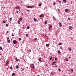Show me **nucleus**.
Segmentation results:
<instances>
[{"mask_svg":"<svg viewBox=\"0 0 76 76\" xmlns=\"http://www.w3.org/2000/svg\"><path fill=\"white\" fill-rule=\"evenodd\" d=\"M34 7V5H32L31 6H28L27 8L29 9L30 8H32V7Z\"/></svg>","mask_w":76,"mask_h":76,"instance_id":"1","label":"nucleus"},{"mask_svg":"<svg viewBox=\"0 0 76 76\" xmlns=\"http://www.w3.org/2000/svg\"><path fill=\"white\" fill-rule=\"evenodd\" d=\"M13 43L14 44H16L17 43V41L16 40H14L13 41Z\"/></svg>","mask_w":76,"mask_h":76,"instance_id":"2","label":"nucleus"},{"mask_svg":"<svg viewBox=\"0 0 76 76\" xmlns=\"http://www.w3.org/2000/svg\"><path fill=\"white\" fill-rule=\"evenodd\" d=\"M58 24H59V26H60V27H61V26H62V25H61V22H59Z\"/></svg>","mask_w":76,"mask_h":76,"instance_id":"3","label":"nucleus"},{"mask_svg":"<svg viewBox=\"0 0 76 76\" xmlns=\"http://www.w3.org/2000/svg\"><path fill=\"white\" fill-rule=\"evenodd\" d=\"M9 63V61H7L6 62V65H8V63Z\"/></svg>","mask_w":76,"mask_h":76,"instance_id":"4","label":"nucleus"},{"mask_svg":"<svg viewBox=\"0 0 76 76\" xmlns=\"http://www.w3.org/2000/svg\"><path fill=\"white\" fill-rule=\"evenodd\" d=\"M34 64H32L31 65V68H34Z\"/></svg>","mask_w":76,"mask_h":76,"instance_id":"5","label":"nucleus"},{"mask_svg":"<svg viewBox=\"0 0 76 76\" xmlns=\"http://www.w3.org/2000/svg\"><path fill=\"white\" fill-rule=\"evenodd\" d=\"M44 16V14H41L40 15V17H43Z\"/></svg>","mask_w":76,"mask_h":76,"instance_id":"6","label":"nucleus"},{"mask_svg":"<svg viewBox=\"0 0 76 76\" xmlns=\"http://www.w3.org/2000/svg\"><path fill=\"white\" fill-rule=\"evenodd\" d=\"M17 9L18 10L19 9H20V7H19L17 6L16 7Z\"/></svg>","mask_w":76,"mask_h":76,"instance_id":"7","label":"nucleus"},{"mask_svg":"<svg viewBox=\"0 0 76 76\" xmlns=\"http://www.w3.org/2000/svg\"><path fill=\"white\" fill-rule=\"evenodd\" d=\"M69 29H70V30H72V29H73V27H72V26H71L69 27Z\"/></svg>","mask_w":76,"mask_h":76,"instance_id":"8","label":"nucleus"},{"mask_svg":"<svg viewBox=\"0 0 76 76\" xmlns=\"http://www.w3.org/2000/svg\"><path fill=\"white\" fill-rule=\"evenodd\" d=\"M62 43H61V42H59V44H58V45H62Z\"/></svg>","mask_w":76,"mask_h":76,"instance_id":"9","label":"nucleus"},{"mask_svg":"<svg viewBox=\"0 0 76 76\" xmlns=\"http://www.w3.org/2000/svg\"><path fill=\"white\" fill-rule=\"evenodd\" d=\"M53 19H54V20H56V18H55V17H54V16H53Z\"/></svg>","mask_w":76,"mask_h":76,"instance_id":"10","label":"nucleus"},{"mask_svg":"<svg viewBox=\"0 0 76 76\" xmlns=\"http://www.w3.org/2000/svg\"><path fill=\"white\" fill-rule=\"evenodd\" d=\"M45 25H47V20H46L45 21Z\"/></svg>","mask_w":76,"mask_h":76,"instance_id":"11","label":"nucleus"},{"mask_svg":"<svg viewBox=\"0 0 76 76\" xmlns=\"http://www.w3.org/2000/svg\"><path fill=\"white\" fill-rule=\"evenodd\" d=\"M69 10L68 9H66L65 10V12H67V11H68Z\"/></svg>","mask_w":76,"mask_h":76,"instance_id":"12","label":"nucleus"},{"mask_svg":"<svg viewBox=\"0 0 76 76\" xmlns=\"http://www.w3.org/2000/svg\"><path fill=\"white\" fill-rule=\"evenodd\" d=\"M39 61H41V58H39Z\"/></svg>","mask_w":76,"mask_h":76,"instance_id":"13","label":"nucleus"},{"mask_svg":"<svg viewBox=\"0 0 76 76\" xmlns=\"http://www.w3.org/2000/svg\"><path fill=\"white\" fill-rule=\"evenodd\" d=\"M19 20L20 21H21V20H22V18H20L19 19Z\"/></svg>","mask_w":76,"mask_h":76,"instance_id":"14","label":"nucleus"},{"mask_svg":"<svg viewBox=\"0 0 76 76\" xmlns=\"http://www.w3.org/2000/svg\"><path fill=\"white\" fill-rule=\"evenodd\" d=\"M52 27V26L51 25H50L49 27V29H50V28H51Z\"/></svg>","mask_w":76,"mask_h":76,"instance_id":"15","label":"nucleus"},{"mask_svg":"<svg viewBox=\"0 0 76 76\" xmlns=\"http://www.w3.org/2000/svg\"><path fill=\"white\" fill-rule=\"evenodd\" d=\"M0 50H3V49L2 48V47H1V46H0Z\"/></svg>","mask_w":76,"mask_h":76,"instance_id":"16","label":"nucleus"},{"mask_svg":"<svg viewBox=\"0 0 76 76\" xmlns=\"http://www.w3.org/2000/svg\"><path fill=\"white\" fill-rule=\"evenodd\" d=\"M63 1H65V3H66L67 1H66V0H63Z\"/></svg>","mask_w":76,"mask_h":76,"instance_id":"17","label":"nucleus"},{"mask_svg":"<svg viewBox=\"0 0 76 76\" xmlns=\"http://www.w3.org/2000/svg\"><path fill=\"white\" fill-rule=\"evenodd\" d=\"M65 60L66 61H68V58H66Z\"/></svg>","mask_w":76,"mask_h":76,"instance_id":"18","label":"nucleus"},{"mask_svg":"<svg viewBox=\"0 0 76 76\" xmlns=\"http://www.w3.org/2000/svg\"><path fill=\"white\" fill-rule=\"evenodd\" d=\"M16 69H18L19 68V67L18 66L16 65Z\"/></svg>","mask_w":76,"mask_h":76,"instance_id":"19","label":"nucleus"},{"mask_svg":"<svg viewBox=\"0 0 76 76\" xmlns=\"http://www.w3.org/2000/svg\"><path fill=\"white\" fill-rule=\"evenodd\" d=\"M34 21H36V20H37V19H36L35 18H34Z\"/></svg>","mask_w":76,"mask_h":76,"instance_id":"20","label":"nucleus"},{"mask_svg":"<svg viewBox=\"0 0 76 76\" xmlns=\"http://www.w3.org/2000/svg\"><path fill=\"white\" fill-rule=\"evenodd\" d=\"M13 75H15V73H13L12 74V76H13Z\"/></svg>","mask_w":76,"mask_h":76,"instance_id":"21","label":"nucleus"},{"mask_svg":"<svg viewBox=\"0 0 76 76\" xmlns=\"http://www.w3.org/2000/svg\"><path fill=\"white\" fill-rule=\"evenodd\" d=\"M71 70L72 71V73H73V69H71Z\"/></svg>","mask_w":76,"mask_h":76,"instance_id":"22","label":"nucleus"},{"mask_svg":"<svg viewBox=\"0 0 76 76\" xmlns=\"http://www.w3.org/2000/svg\"><path fill=\"white\" fill-rule=\"evenodd\" d=\"M8 42L10 43V40H8Z\"/></svg>","mask_w":76,"mask_h":76,"instance_id":"23","label":"nucleus"},{"mask_svg":"<svg viewBox=\"0 0 76 76\" xmlns=\"http://www.w3.org/2000/svg\"><path fill=\"white\" fill-rule=\"evenodd\" d=\"M19 41H21V40H22V39H21V38H19Z\"/></svg>","mask_w":76,"mask_h":76,"instance_id":"24","label":"nucleus"},{"mask_svg":"<svg viewBox=\"0 0 76 76\" xmlns=\"http://www.w3.org/2000/svg\"><path fill=\"white\" fill-rule=\"evenodd\" d=\"M28 34H26V37H28Z\"/></svg>","mask_w":76,"mask_h":76,"instance_id":"25","label":"nucleus"},{"mask_svg":"<svg viewBox=\"0 0 76 76\" xmlns=\"http://www.w3.org/2000/svg\"><path fill=\"white\" fill-rule=\"evenodd\" d=\"M48 46H49V44H47L46 45V46L47 47Z\"/></svg>","mask_w":76,"mask_h":76,"instance_id":"26","label":"nucleus"},{"mask_svg":"<svg viewBox=\"0 0 76 76\" xmlns=\"http://www.w3.org/2000/svg\"><path fill=\"white\" fill-rule=\"evenodd\" d=\"M36 41H37V38H35V39H34V40H35V41H36Z\"/></svg>","mask_w":76,"mask_h":76,"instance_id":"27","label":"nucleus"},{"mask_svg":"<svg viewBox=\"0 0 76 76\" xmlns=\"http://www.w3.org/2000/svg\"><path fill=\"white\" fill-rule=\"evenodd\" d=\"M15 60L16 61H18V60L17 58H16Z\"/></svg>","mask_w":76,"mask_h":76,"instance_id":"28","label":"nucleus"},{"mask_svg":"<svg viewBox=\"0 0 76 76\" xmlns=\"http://www.w3.org/2000/svg\"><path fill=\"white\" fill-rule=\"evenodd\" d=\"M18 24H20V21H19L18 20Z\"/></svg>","mask_w":76,"mask_h":76,"instance_id":"29","label":"nucleus"},{"mask_svg":"<svg viewBox=\"0 0 76 76\" xmlns=\"http://www.w3.org/2000/svg\"><path fill=\"white\" fill-rule=\"evenodd\" d=\"M58 53L59 54H60V51H58Z\"/></svg>","mask_w":76,"mask_h":76,"instance_id":"30","label":"nucleus"},{"mask_svg":"<svg viewBox=\"0 0 76 76\" xmlns=\"http://www.w3.org/2000/svg\"><path fill=\"white\" fill-rule=\"evenodd\" d=\"M52 57H53L52 56H51L50 57V60H51V59H52Z\"/></svg>","mask_w":76,"mask_h":76,"instance_id":"31","label":"nucleus"},{"mask_svg":"<svg viewBox=\"0 0 76 76\" xmlns=\"http://www.w3.org/2000/svg\"><path fill=\"white\" fill-rule=\"evenodd\" d=\"M6 26H7H7H8V24H6Z\"/></svg>","mask_w":76,"mask_h":76,"instance_id":"32","label":"nucleus"},{"mask_svg":"<svg viewBox=\"0 0 76 76\" xmlns=\"http://www.w3.org/2000/svg\"><path fill=\"white\" fill-rule=\"evenodd\" d=\"M55 60H56V61H57V58H56L55 57Z\"/></svg>","mask_w":76,"mask_h":76,"instance_id":"33","label":"nucleus"},{"mask_svg":"<svg viewBox=\"0 0 76 76\" xmlns=\"http://www.w3.org/2000/svg\"><path fill=\"white\" fill-rule=\"evenodd\" d=\"M41 6V4H39V6Z\"/></svg>","mask_w":76,"mask_h":76,"instance_id":"34","label":"nucleus"},{"mask_svg":"<svg viewBox=\"0 0 76 76\" xmlns=\"http://www.w3.org/2000/svg\"><path fill=\"white\" fill-rule=\"evenodd\" d=\"M3 23H6V21H4Z\"/></svg>","mask_w":76,"mask_h":76,"instance_id":"35","label":"nucleus"},{"mask_svg":"<svg viewBox=\"0 0 76 76\" xmlns=\"http://www.w3.org/2000/svg\"><path fill=\"white\" fill-rule=\"evenodd\" d=\"M7 39H9V37H7Z\"/></svg>","mask_w":76,"mask_h":76,"instance_id":"36","label":"nucleus"},{"mask_svg":"<svg viewBox=\"0 0 76 76\" xmlns=\"http://www.w3.org/2000/svg\"><path fill=\"white\" fill-rule=\"evenodd\" d=\"M28 29H29V26H28L27 27Z\"/></svg>","mask_w":76,"mask_h":76,"instance_id":"37","label":"nucleus"},{"mask_svg":"<svg viewBox=\"0 0 76 76\" xmlns=\"http://www.w3.org/2000/svg\"><path fill=\"white\" fill-rule=\"evenodd\" d=\"M28 51H29V52H30V53H31V50H28Z\"/></svg>","mask_w":76,"mask_h":76,"instance_id":"38","label":"nucleus"},{"mask_svg":"<svg viewBox=\"0 0 76 76\" xmlns=\"http://www.w3.org/2000/svg\"><path fill=\"white\" fill-rule=\"evenodd\" d=\"M69 51H71L72 50V49H69Z\"/></svg>","mask_w":76,"mask_h":76,"instance_id":"39","label":"nucleus"},{"mask_svg":"<svg viewBox=\"0 0 76 76\" xmlns=\"http://www.w3.org/2000/svg\"><path fill=\"white\" fill-rule=\"evenodd\" d=\"M56 63V62L55 61L54 62H53V64H54V63Z\"/></svg>","mask_w":76,"mask_h":76,"instance_id":"40","label":"nucleus"},{"mask_svg":"<svg viewBox=\"0 0 76 76\" xmlns=\"http://www.w3.org/2000/svg\"><path fill=\"white\" fill-rule=\"evenodd\" d=\"M10 21H12V20H11V18H10Z\"/></svg>","mask_w":76,"mask_h":76,"instance_id":"41","label":"nucleus"},{"mask_svg":"<svg viewBox=\"0 0 76 76\" xmlns=\"http://www.w3.org/2000/svg\"><path fill=\"white\" fill-rule=\"evenodd\" d=\"M70 3H71V4H72V3H73V2H72V1H71Z\"/></svg>","mask_w":76,"mask_h":76,"instance_id":"42","label":"nucleus"},{"mask_svg":"<svg viewBox=\"0 0 76 76\" xmlns=\"http://www.w3.org/2000/svg\"><path fill=\"white\" fill-rule=\"evenodd\" d=\"M59 3H60V4H61V1H59Z\"/></svg>","mask_w":76,"mask_h":76,"instance_id":"43","label":"nucleus"},{"mask_svg":"<svg viewBox=\"0 0 76 76\" xmlns=\"http://www.w3.org/2000/svg\"><path fill=\"white\" fill-rule=\"evenodd\" d=\"M22 71H23V70H25V69L23 68L22 70Z\"/></svg>","mask_w":76,"mask_h":76,"instance_id":"44","label":"nucleus"},{"mask_svg":"<svg viewBox=\"0 0 76 76\" xmlns=\"http://www.w3.org/2000/svg\"><path fill=\"white\" fill-rule=\"evenodd\" d=\"M58 71H60V69L58 68Z\"/></svg>","mask_w":76,"mask_h":76,"instance_id":"45","label":"nucleus"},{"mask_svg":"<svg viewBox=\"0 0 76 76\" xmlns=\"http://www.w3.org/2000/svg\"><path fill=\"white\" fill-rule=\"evenodd\" d=\"M12 37H14V35L12 34Z\"/></svg>","mask_w":76,"mask_h":76,"instance_id":"46","label":"nucleus"},{"mask_svg":"<svg viewBox=\"0 0 76 76\" xmlns=\"http://www.w3.org/2000/svg\"><path fill=\"white\" fill-rule=\"evenodd\" d=\"M25 27H23V29H25Z\"/></svg>","mask_w":76,"mask_h":76,"instance_id":"47","label":"nucleus"},{"mask_svg":"<svg viewBox=\"0 0 76 76\" xmlns=\"http://www.w3.org/2000/svg\"><path fill=\"white\" fill-rule=\"evenodd\" d=\"M60 49H62V46H61V47H60Z\"/></svg>","mask_w":76,"mask_h":76,"instance_id":"48","label":"nucleus"},{"mask_svg":"<svg viewBox=\"0 0 76 76\" xmlns=\"http://www.w3.org/2000/svg\"><path fill=\"white\" fill-rule=\"evenodd\" d=\"M10 69H12L13 68L11 67L10 68Z\"/></svg>","mask_w":76,"mask_h":76,"instance_id":"49","label":"nucleus"},{"mask_svg":"<svg viewBox=\"0 0 76 76\" xmlns=\"http://www.w3.org/2000/svg\"><path fill=\"white\" fill-rule=\"evenodd\" d=\"M53 5L56 4V3H54L53 4Z\"/></svg>","mask_w":76,"mask_h":76,"instance_id":"50","label":"nucleus"},{"mask_svg":"<svg viewBox=\"0 0 76 76\" xmlns=\"http://www.w3.org/2000/svg\"><path fill=\"white\" fill-rule=\"evenodd\" d=\"M7 34H8V31H7Z\"/></svg>","mask_w":76,"mask_h":76,"instance_id":"51","label":"nucleus"},{"mask_svg":"<svg viewBox=\"0 0 76 76\" xmlns=\"http://www.w3.org/2000/svg\"><path fill=\"white\" fill-rule=\"evenodd\" d=\"M27 12H29V10H27Z\"/></svg>","mask_w":76,"mask_h":76,"instance_id":"52","label":"nucleus"},{"mask_svg":"<svg viewBox=\"0 0 76 76\" xmlns=\"http://www.w3.org/2000/svg\"><path fill=\"white\" fill-rule=\"evenodd\" d=\"M16 12H17V13H18V11H16Z\"/></svg>","mask_w":76,"mask_h":76,"instance_id":"53","label":"nucleus"},{"mask_svg":"<svg viewBox=\"0 0 76 76\" xmlns=\"http://www.w3.org/2000/svg\"><path fill=\"white\" fill-rule=\"evenodd\" d=\"M68 19H69V20H70V19H69V18H68Z\"/></svg>","mask_w":76,"mask_h":76,"instance_id":"54","label":"nucleus"},{"mask_svg":"<svg viewBox=\"0 0 76 76\" xmlns=\"http://www.w3.org/2000/svg\"><path fill=\"white\" fill-rule=\"evenodd\" d=\"M52 65H53V66L54 65V64H53V63Z\"/></svg>","mask_w":76,"mask_h":76,"instance_id":"55","label":"nucleus"},{"mask_svg":"<svg viewBox=\"0 0 76 76\" xmlns=\"http://www.w3.org/2000/svg\"><path fill=\"white\" fill-rule=\"evenodd\" d=\"M58 11H60V10H59V9H58Z\"/></svg>","mask_w":76,"mask_h":76,"instance_id":"56","label":"nucleus"},{"mask_svg":"<svg viewBox=\"0 0 76 76\" xmlns=\"http://www.w3.org/2000/svg\"><path fill=\"white\" fill-rule=\"evenodd\" d=\"M46 66H48V65L47 64H46Z\"/></svg>","mask_w":76,"mask_h":76,"instance_id":"57","label":"nucleus"},{"mask_svg":"<svg viewBox=\"0 0 76 76\" xmlns=\"http://www.w3.org/2000/svg\"><path fill=\"white\" fill-rule=\"evenodd\" d=\"M69 58H71L70 57H69Z\"/></svg>","mask_w":76,"mask_h":76,"instance_id":"58","label":"nucleus"},{"mask_svg":"<svg viewBox=\"0 0 76 76\" xmlns=\"http://www.w3.org/2000/svg\"><path fill=\"white\" fill-rule=\"evenodd\" d=\"M37 76H40L39 75H38Z\"/></svg>","mask_w":76,"mask_h":76,"instance_id":"59","label":"nucleus"},{"mask_svg":"<svg viewBox=\"0 0 76 76\" xmlns=\"http://www.w3.org/2000/svg\"><path fill=\"white\" fill-rule=\"evenodd\" d=\"M51 75H53V74H52L51 73H50Z\"/></svg>","mask_w":76,"mask_h":76,"instance_id":"60","label":"nucleus"},{"mask_svg":"<svg viewBox=\"0 0 76 76\" xmlns=\"http://www.w3.org/2000/svg\"><path fill=\"white\" fill-rule=\"evenodd\" d=\"M63 76H66V75H64Z\"/></svg>","mask_w":76,"mask_h":76,"instance_id":"61","label":"nucleus"},{"mask_svg":"<svg viewBox=\"0 0 76 76\" xmlns=\"http://www.w3.org/2000/svg\"><path fill=\"white\" fill-rule=\"evenodd\" d=\"M23 13H22V15H23Z\"/></svg>","mask_w":76,"mask_h":76,"instance_id":"62","label":"nucleus"},{"mask_svg":"<svg viewBox=\"0 0 76 76\" xmlns=\"http://www.w3.org/2000/svg\"><path fill=\"white\" fill-rule=\"evenodd\" d=\"M38 63H39V62H38Z\"/></svg>","mask_w":76,"mask_h":76,"instance_id":"63","label":"nucleus"},{"mask_svg":"<svg viewBox=\"0 0 76 76\" xmlns=\"http://www.w3.org/2000/svg\"><path fill=\"white\" fill-rule=\"evenodd\" d=\"M62 72H63V71H62Z\"/></svg>","mask_w":76,"mask_h":76,"instance_id":"64","label":"nucleus"}]
</instances>
